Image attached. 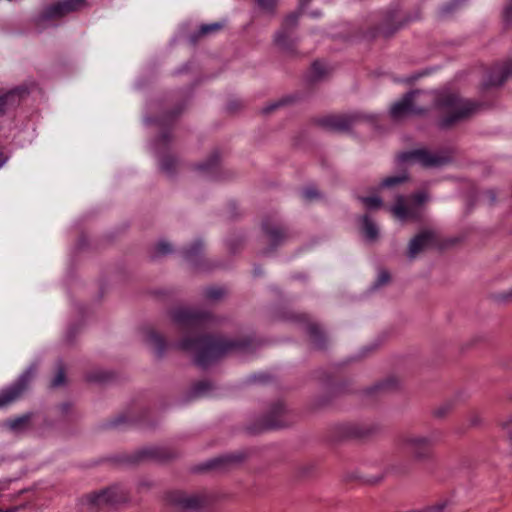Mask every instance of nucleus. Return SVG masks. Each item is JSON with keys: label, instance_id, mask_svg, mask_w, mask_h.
<instances>
[{"label": "nucleus", "instance_id": "6", "mask_svg": "<svg viewBox=\"0 0 512 512\" xmlns=\"http://www.w3.org/2000/svg\"><path fill=\"white\" fill-rule=\"evenodd\" d=\"M374 115L362 112L328 115L318 119V124L329 131L345 132L362 121H374Z\"/></svg>", "mask_w": 512, "mask_h": 512}, {"label": "nucleus", "instance_id": "40", "mask_svg": "<svg viewBox=\"0 0 512 512\" xmlns=\"http://www.w3.org/2000/svg\"><path fill=\"white\" fill-rule=\"evenodd\" d=\"M390 280V274L387 271H381L374 283V287L378 288L387 284Z\"/></svg>", "mask_w": 512, "mask_h": 512}, {"label": "nucleus", "instance_id": "46", "mask_svg": "<svg viewBox=\"0 0 512 512\" xmlns=\"http://www.w3.org/2000/svg\"><path fill=\"white\" fill-rule=\"evenodd\" d=\"M64 381H65L64 371L62 369H59L56 376L53 378L51 384L53 387H58V386L62 385L64 383Z\"/></svg>", "mask_w": 512, "mask_h": 512}, {"label": "nucleus", "instance_id": "14", "mask_svg": "<svg viewBox=\"0 0 512 512\" xmlns=\"http://www.w3.org/2000/svg\"><path fill=\"white\" fill-rule=\"evenodd\" d=\"M378 429L377 425L366 422H348L340 425L341 434L344 437H366L376 433Z\"/></svg>", "mask_w": 512, "mask_h": 512}, {"label": "nucleus", "instance_id": "9", "mask_svg": "<svg viewBox=\"0 0 512 512\" xmlns=\"http://www.w3.org/2000/svg\"><path fill=\"white\" fill-rule=\"evenodd\" d=\"M85 5V0H62L47 6L39 16V22L60 18L70 12L79 10Z\"/></svg>", "mask_w": 512, "mask_h": 512}, {"label": "nucleus", "instance_id": "47", "mask_svg": "<svg viewBox=\"0 0 512 512\" xmlns=\"http://www.w3.org/2000/svg\"><path fill=\"white\" fill-rule=\"evenodd\" d=\"M88 378L91 381H105L108 378V376L106 373L103 372H95L91 373Z\"/></svg>", "mask_w": 512, "mask_h": 512}, {"label": "nucleus", "instance_id": "15", "mask_svg": "<svg viewBox=\"0 0 512 512\" xmlns=\"http://www.w3.org/2000/svg\"><path fill=\"white\" fill-rule=\"evenodd\" d=\"M299 19V12H293L289 14L283 24L281 29L276 33L275 35V42L277 45H279L282 49L289 50L292 47V43L290 40V30L293 29Z\"/></svg>", "mask_w": 512, "mask_h": 512}, {"label": "nucleus", "instance_id": "54", "mask_svg": "<svg viewBox=\"0 0 512 512\" xmlns=\"http://www.w3.org/2000/svg\"><path fill=\"white\" fill-rule=\"evenodd\" d=\"M2 490V487L0 486V491Z\"/></svg>", "mask_w": 512, "mask_h": 512}, {"label": "nucleus", "instance_id": "49", "mask_svg": "<svg viewBox=\"0 0 512 512\" xmlns=\"http://www.w3.org/2000/svg\"><path fill=\"white\" fill-rule=\"evenodd\" d=\"M7 158L4 156V154L0 151V167L6 162Z\"/></svg>", "mask_w": 512, "mask_h": 512}, {"label": "nucleus", "instance_id": "11", "mask_svg": "<svg viewBox=\"0 0 512 512\" xmlns=\"http://www.w3.org/2000/svg\"><path fill=\"white\" fill-rule=\"evenodd\" d=\"M168 503L183 509H198L204 504V497L197 493L170 491L166 495Z\"/></svg>", "mask_w": 512, "mask_h": 512}, {"label": "nucleus", "instance_id": "43", "mask_svg": "<svg viewBox=\"0 0 512 512\" xmlns=\"http://www.w3.org/2000/svg\"><path fill=\"white\" fill-rule=\"evenodd\" d=\"M284 103H285L284 100H280V101H276V102L270 103V104H268V105H266L265 107L262 108V113L263 114H270L273 111H275L276 109H278L279 107L283 106Z\"/></svg>", "mask_w": 512, "mask_h": 512}, {"label": "nucleus", "instance_id": "2", "mask_svg": "<svg viewBox=\"0 0 512 512\" xmlns=\"http://www.w3.org/2000/svg\"><path fill=\"white\" fill-rule=\"evenodd\" d=\"M430 103L440 112L439 126L445 129L465 120L476 109L475 104L454 93L435 94L415 90L408 92L391 106L390 116L394 120H401L408 116L421 115L428 111Z\"/></svg>", "mask_w": 512, "mask_h": 512}, {"label": "nucleus", "instance_id": "31", "mask_svg": "<svg viewBox=\"0 0 512 512\" xmlns=\"http://www.w3.org/2000/svg\"><path fill=\"white\" fill-rule=\"evenodd\" d=\"M56 412L61 419L69 418L73 413V406L71 403H61L57 408Z\"/></svg>", "mask_w": 512, "mask_h": 512}, {"label": "nucleus", "instance_id": "4", "mask_svg": "<svg viewBox=\"0 0 512 512\" xmlns=\"http://www.w3.org/2000/svg\"><path fill=\"white\" fill-rule=\"evenodd\" d=\"M440 433L437 431L429 434L405 433L399 436L397 443L406 449L416 461H426L431 457V448L438 440Z\"/></svg>", "mask_w": 512, "mask_h": 512}, {"label": "nucleus", "instance_id": "30", "mask_svg": "<svg viewBox=\"0 0 512 512\" xmlns=\"http://www.w3.org/2000/svg\"><path fill=\"white\" fill-rule=\"evenodd\" d=\"M325 73H326L325 65L319 61H315L311 67L310 79L312 81H317L321 77H323L325 75Z\"/></svg>", "mask_w": 512, "mask_h": 512}, {"label": "nucleus", "instance_id": "44", "mask_svg": "<svg viewBox=\"0 0 512 512\" xmlns=\"http://www.w3.org/2000/svg\"><path fill=\"white\" fill-rule=\"evenodd\" d=\"M502 429L505 431L507 437L512 440V416L501 423Z\"/></svg>", "mask_w": 512, "mask_h": 512}, {"label": "nucleus", "instance_id": "53", "mask_svg": "<svg viewBox=\"0 0 512 512\" xmlns=\"http://www.w3.org/2000/svg\"><path fill=\"white\" fill-rule=\"evenodd\" d=\"M508 296L512 298V289L509 291Z\"/></svg>", "mask_w": 512, "mask_h": 512}, {"label": "nucleus", "instance_id": "39", "mask_svg": "<svg viewBox=\"0 0 512 512\" xmlns=\"http://www.w3.org/2000/svg\"><path fill=\"white\" fill-rule=\"evenodd\" d=\"M398 386V380L395 377H390L384 382L380 383L377 388L381 390H390Z\"/></svg>", "mask_w": 512, "mask_h": 512}, {"label": "nucleus", "instance_id": "52", "mask_svg": "<svg viewBox=\"0 0 512 512\" xmlns=\"http://www.w3.org/2000/svg\"><path fill=\"white\" fill-rule=\"evenodd\" d=\"M311 15L313 17H319L321 15V13L319 11H316V12H312Z\"/></svg>", "mask_w": 512, "mask_h": 512}, {"label": "nucleus", "instance_id": "25", "mask_svg": "<svg viewBox=\"0 0 512 512\" xmlns=\"http://www.w3.org/2000/svg\"><path fill=\"white\" fill-rule=\"evenodd\" d=\"M203 250V243L197 240L183 250V257L189 262H195Z\"/></svg>", "mask_w": 512, "mask_h": 512}, {"label": "nucleus", "instance_id": "41", "mask_svg": "<svg viewBox=\"0 0 512 512\" xmlns=\"http://www.w3.org/2000/svg\"><path fill=\"white\" fill-rule=\"evenodd\" d=\"M250 380L255 383H267L271 380V376L268 373L260 372L252 375Z\"/></svg>", "mask_w": 512, "mask_h": 512}, {"label": "nucleus", "instance_id": "8", "mask_svg": "<svg viewBox=\"0 0 512 512\" xmlns=\"http://www.w3.org/2000/svg\"><path fill=\"white\" fill-rule=\"evenodd\" d=\"M35 370V367L30 366L14 383L0 391V408L10 405L23 395L35 374Z\"/></svg>", "mask_w": 512, "mask_h": 512}, {"label": "nucleus", "instance_id": "27", "mask_svg": "<svg viewBox=\"0 0 512 512\" xmlns=\"http://www.w3.org/2000/svg\"><path fill=\"white\" fill-rule=\"evenodd\" d=\"M455 405L454 400L449 399L444 401L443 403L439 404L437 407H435L432 411V414L436 418H444L446 415H448L453 407Z\"/></svg>", "mask_w": 512, "mask_h": 512}, {"label": "nucleus", "instance_id": "17", "mask_svg": "<svg viewBox=\"0 0 512 512\" xmlns=\"http://www.w3.org/2000/svg\"><path fill=\"white\" fill-rule=\"evenodd\" d=\"M512 76V61L501 65H496L490 71L487 80L484 82L485 87L500 86Z\"/></svg>", "mask_w": 512, "mask_h": 512}, {"label": "nucleus", "instance_id": "48", "mask_svg": "<svg viewBox=\"0 0 512 512\" xmlns=\"http://www.w3.org/2000/svg\"><path fill=\"white\" fill-rule=\"evenodd\" d=\"M150 486H151V482H149L148 480H142L139 482L140 488H149Z\"/></svg>", "mask_w": 512, "mask_h": 512}, {"label": "nucleus", "instance_id": "13", "mask_svg": "<svg viewBox=\"0 0 512 512\" xmlns=\"http://www.w3.org/2000/svg\"><path fill=\"white\" fill-rule=\"evenodd\" d=\"M245 453L242 451H236L228 454H224L213 459L206 461L199 466L200 470H226L233 467L243 461Z\"/></svg>", "mask_w": 512, "mask_h": 512}, {"label": "nucleus", "instance_id": "1", "mask_svg": "<svg viewBox=\"0 0 512 512\" xmlns=\"http://www.w3.org/2000/svg\"><path fill=\"white\" fill-rule=\"evenodd\" d=\"M169 316L173 325L182 334L179 341L168 344L165 338L154 329L145 330L144 341L158 357H162L167 348L172 347L193 352L196 364L207 368L230 352L246 351L250 347V340H231L221 336L203 334L212 319L211 314L207 311L181 306L171 309Z\"/></svg>", "mask_w": 512, "mask_h": 512}, {"label": "nucleus", "instance_id": "19", "mask_svg": "<svg viewBox=\"0 0 512 512\" xmlns=\"http://www.w3.org/2000/svg\"><path fill=\"white\" fill-rule=\"evenodd\" d=\"M32 418L33 413L31 412L9 418L4 422V427L14 434H22L29 430Z\"/></svg>", "mask_w": 512, "mask_h": 512}, {"label": "nucleus", "instance_id": "22", "mask_svg": "<svg viewBox=\"0 0 512 512\" xmlns=\"http://www.w3.org/2000/svg\"><path fill=\"white\" fill-rule=\"evenodd\" d=\"M362 231L369 242L375 241L379 236L377 224L367 215L361 217Z\"/></svg>", "mask_w": 512, "mask_h": 512}, {"label": "nucleus", "instance_id": "38", "mask_svg": "<svg viewBox=\"0 0 512 512\" xmlns=\"http://www.w3.org/2000/svg\"><path fill=\"white\" fill-rule=\"evenodd\" d=\"M302 197L307 201H312L319 197V192L315 187H307L302 191Z\"/></svg>", "mask_w": 512, "mask_h": 512}, {"label": "nucleus", "instance_id": "34", "mask_svg": "<svg viewBox=\"0 0 512 512\" xmlns=\"http://www.w3.org/2000/svg\"><path fill=\"white\" fill-rule=\"evenodd\" d=\"M395 18V14H391L386 19V24L380 27L379 33L384 34L385 36L391 35L398 27H391L390 22H393Z\"/></svg>", "mask_w": 512, "mask_h": 512}, {"label": "nucleus", "instance_id": "21", "mask_svg": "<svg viewBox=\"0 0 512 512\" xmlns=\"http://www.w3.org/2000/svg\"><path fill=\"white\" fill-rule=\"evenodd\" d=\"M168 454L165 449L161 447L151 446L145 447L137 451L135 460H165Z\"/></svg>", "mask_w": 512, "mask_h": 512}, {"label": "nucleus", "instance_id": "36", "mask_svg": "<svg viewBox=\"0 0 512 512\" xmlns=\"http://www.w3.org/2000/svg\"><path fill=\"white\" fill-rule=\"evenodd\" d=\"M256 1H257L258 6L267 12H273L278 3V0H256Z\"/></svg>", "mask_w": 512, "mask_h": 512}, {"label": "nucleus", "instance_id": "5", "mask_svg": "<svg viewBox=\"0 0 512 512\" xmlns=\"http://www.w3.org/2000/svg\"><path fill=\"white\" fill-rule=\"evenodd\" d=\"M129 499V491L122 484H114L106 489L93 492L85 496V500L90 508L100 509L107 506H113L124 503Z\"/></svg>", "mask_w": 512, "mask_h": 512}, {"label": "nucleus", "instance_id": "45", "mask_svg": "<svg viewBox=\"0 0 512 512\" xmlns=\"http://www.w3.org/2000/svg\"><path fill=\"white\" fill-rule=\"evenodd\" d=\"M496 192L494 190H487L482 194V200L488 204H493L496 200Z\"/></svg>", "mask_w": 512, "mask_h": 512}, {"label": "nucleus", "instance_id": "28", "mask_svg": "<svg viewBox=\"0 0 512 512\" xmlns=\"http://www.w3.org/2000/svg\"><path fill=\"white\" fill-rule=\"evenodd\" d=\"M212 385L209 381L203 380L197 382L192 389V393L195 397H202L208 395Z\"/></svg>", "mask_w": 512, "mask_h": 512}, {"label": "nucleus", "instance_id": "26", "mask_svg": "<svg viewBox=\"0 0 512 512\" xmlns=\"http://www.w3.org/2000/svg\"><path fill=\"white\" fill-rule=\"evenodd\" d=\"M219 161V154L214 152L210 155V157L197 165V169L204 173H214L217 169V164Z\"/></svg>", "mask_w": 512, "mask_h": 512}, {"label": "nucleus", "instance_id": "32", "mask_svg": "<svg viewBox=\"0 0 512 512\" xmlns=\"http://www.w3.org/2000/svg\"><path fill=\"white\" fill-rule=\"evenodd\" d=\"M361 201L368 209H378L382 206V200L378 196L363 197Z\"/></svg>", "mask_w": 512, "mask_h": 512}, {"label": "nucleus", "instance_id": "50", "mask_svg": "<svg viewBox=\"0 0 512 512\" xmlns=\"http://www.w3.org/2000/svg\"><path fill=\"white\" fill-rule=\"evenodd\" d=\"M308 2H309V0H300V4H299L300 10L304 9V7L307 5Z\"/></svg>", "mask_w": 512, "mask_h": 512}, {"label": "nucleus", "instance_id": "24", "mask_svg": "<svg viewBox=\"0 0 512 512\" xmlns=\"http://www.w3.org/2000/svg\"><path fill=\"white\" fill-rule=\"evenodd\" d=\"M407 180H408V174L406 172H401L397 175H393V176L384 178L381 181L379 188L380 189L392 188V187L398 186V185L406 182Z\"/></svg>", "mask_w": 512, "mask_h": 512}, {"label": "nucleus", "instance_id": "37", "mask_svg": "<svg viewBox=\"0 0 512 512\" xmlns=\"http://www.w3.org/2000/svg\"><path fill=\"white\" fill-rule=\"evenodd\" d=\"M503 21L506 26L512 24V0H509L503 9Z\"/></svg>", "mask_w": 512, "mask_h": 512}, {"label": "nucleus", "instance_id": "33", "mask_svg": "<svg viewBox=\"0 0 512 512\" xmlns=\"http://www.w3.org/2000/svg\"><path fill=\"white\" fill-rule=\"evenodd\" d=\"M222 27H223V25L221 23H218V22L211 23V24H204V25H202L200 27V29L198 31V36H203V35H207V34H210V33L217 32Z\"/></svg>", "mask_w": 512, "mask_h": 512}, {"label": "nucleus", "instance_id": "42", "mask_svg": "<svg viewBox=\"0 0 512 512\" xmlns=\"http://www.w3.org/2000/svg\"><path fill=\"white\" fill-rule=\"evenodd\" d=\"M467 421L471 427H477L481 425L482 417L477 412H471L467 417Z\"/></svg>", "mask_w": 512, "mask_h": 512}, {"label": "nucleus", "instance_id": "20", "mask_svg": "<svg viewBox=\"0 0 512 512\" xmlns=\"http://www.w3.org/2000/svg\"><path fill=\"white\" fill-rule=\"evenodd\" d=\"M26 92L27 90L25 88L18 87L0 95V113H4L8 107L16 105L21 96Z\"/></svg>", "mask_w": 512, "mask_h": 512}, {"label": "nucleus", "instance_id": "10", "mask_svg": "<svg viewBox=\"0 0 512 512\" xmlns=\"http://www.w3.org/2000/svg\"><path fill=\"white\" fill-rule=\"evenodd\" d=\"M438 244L436 233L432 230H423L415 235L409 242L407 256L415 259L421 252L435 247Z\"/></svg>", "mask_w": 512, "mask_h": 512}, {"label": "nucleus", "instance_id": "51", "mask_svg": "<svg viewBox=\"0 0 512 512\" xmlns=\"http://www.w3.org/2000/svg\"><path fill=\"white\" fill-rule=\"evenodd\" d=\"M450 11H452V8L450 7V5H446V6H444V7L442 8V12H443V13H448V12H450Z\"/></svg>", "mask_w": 512, "mask_h": 512}, {"label": "nucleus", "instance_id": "29", "mask_svg": "<svg viewBox=\"0 0 512 512\" xmlns=\"http://www.w3.org/2000/svg\"><path fill=\"white\" fill-rule=\"evenodd\" d=\"M225 294V290L221 287H209L204 291L206 300L214 302L220 300Z\"/></svg>", "mask_w": 512, "mask_h": 512}, {"label": "nucleus", "instance_id": "16", "mask_svg": "<svg viewBox=\"0 0 512 512\" xmlns=\"http://www.w3.org/2000/svg\"><path fill=\"white\" fill-rule=\"evenodd\" d=\"M286 407L283 402L277 401L274 403L266 416L264 417V425L269 429L282 428L288 424L284 419Z\"/></svg>", "mask_w": 512, "mask_h": 512}, {"label": "nucleus", "instance_id": "23", "mask_svg": "<svg viewBox=\"0 0 512 512\" xmlns=\"http://www.w3.org/2000/svg\"><path fill=\"white\" fill-rule=\"evenodd\" d=\"M305 327H306L307 333L310 336V339H311L312 343L317 348H323L324 344H325V335L322 332V330L320 329V327L317 324L310 323V322L307 323L305 325Z\"/></svg>", "mask_w": 512, "mask_h": 512}, {"label": "nucleus", "instance_id": "12", "mask_svg": "<svg viewBox=\"0 0 512 512\" xmlns=\"http://www.w3.org/2000/svg\"><path fill=\"white\" fill-rule=\"evenodd\" d=\"M168 142L169 135L167 132H163L155 142V149L159 152V166L161 171L167 176L172 177L177 172L180 163L174 156L160 152Z\"/></svg>", "mask_w": 512, "mask_h": 512}, {"label": "nucleus", "instance_id": "35", "mask_svg": "<svg viewBox=\"0 0 512 512\" xmlns=\"http://www.w3.org/2000/svg\"><path fill=\"white\" fill-rule=\"evenodd\" d=\"M172 252V246L167 241H159L155 246V253L157 255H166Z\"/></svg>", "mask_w": 512, "mask_h": 512}, {"label": "nucleus", "instance_id": "18", "mask_svg": "<svg viewBox=\"0 0 512 512\" xmlns=\"http://www.w3.org/2000/svg\"><path fill=\"white\" fill-rule=\"evenodd\" d=\"M262 228L273 246L280 244L287 236L286 230L281 224L269 219L263 221Z\"/></svg>", "mask_w": 512, "mask_h": 512}, {"label": "nucleus", "instance_id": "3", "mask_svg": "<svg viewBox=\"0 0 512 512\" xmlns=\"http://www.w3.org/2000/svg\"><path fill=\"white\" fill-rule=\"evenodd\" d=\"M452 159V150L450 149L430 151L425 148H419L402 152L397 156L399 164L418 163L425 168H440L450 163Z\"/></svg>", "mask_w": 512, "mask_h": 512}, {"label": "nucleus", "instance_id": "7", "mask_svg": "<svg viewBox=\"0 0 512 512\" xmlns=\"http://www.w3.org/2000/svg\"><path fill=\"white\" fill-rule=\"evenodd\" d=\"M428 195L425 192H417L410 197L397 196L395 204L391 207V212L399 220L416 218L419 215L420 206L426 202Z\"/></svg>", "mask_w": 512, "mask_h": 512}]
</instances>
